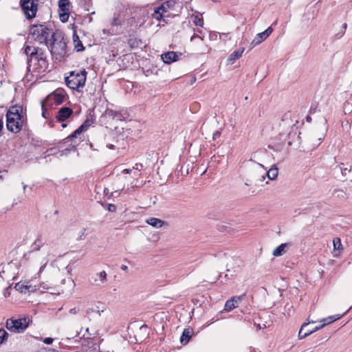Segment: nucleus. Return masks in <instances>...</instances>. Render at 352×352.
<instances>
[{
	"instance_id": "2",
	"label": "nucleus",
	"mask_w": 352,
	"mask_h": 352,
	"mask_svg": "<svg viewBox=\"0 0 352 352\" xmlns=\"http://www.w3.org/2000/svg\"><path fill=\"white\" fill-rule=\"evenodd\" d=\"M50 40L49 45H47V47L56 60H60L67 54L66 42L62 32L60 31L53 32Z\"/></svg>"
},
{
	"instance_id": "48",
	"label": "nucleus",
	"mask_w": 352,
	"mask_h": 352,
	"mask_svg": "<svg viewBox=\"0 0 352 352\" xmlns=\"http://www.w3.org/2000/svg\"><path fill=\"white\" fill-rule=\"evenodd\" d=\"M107 146L109 149H114V148H115V146L113 144H108Z\"/></svg>"
},
{
	"instance_id": "33",
	"label": "nucleus",
	"mask_w": 352,
	"mask_h": 352,
	"mask_svg": "<svg viewBox=\"0 0 352 352\" xmlns=\"http://www.w3.org/2000/svg\"><path fill=\"white\" fill-rule=\"evenodd\" d=\"M334 249L340 250L342 248L341 241L339 238H336L333 241Z\"/></svg>"
},
{
	"instance_id": "4",
	"label": "nucleus",
	"mask_w": 352,
	"mask_h": 352,
	"mask_svg": "<svg viewBox=\"0 0 352 352\" xmlns=\"http://www.w3.org/2000/svg\"><path fill=\"white\" fill-rule=\"evenodd\" d=\"M53 32L43 24L33 25L30 29V36L40 44L49 45Z\"/></svg>"
},
{
	"instance_id": "51",
	"label": "nucleus",
	"mask_w": 352,
	"mask_h": 352,
	"mask_svg": "<svg viewBox=\"0 0 352 352\" xmlns=\"http://www.w3.org/2000/svg\"><path fill=\"white\" fill-rule=\"evenodd\" d=\"M250 352H261L260 351L258 350H256V349H250Z\"/></svg>"
},
{
	"instance_id": "57",
	"label": "nucleus",
	"mask_w": 352,
	"mask_h": 352,
	"mask_svg": "<svg viewBox=\"0 0 352 352\" xmlns=\"http://www.w3.org/2000/svg\"><path fill=\"white\" fill-rule=\"evenodd\" d=\"M197 32L201 33V30H197Z\"/></svg>"
},
{
	"instance_id": "32",
	"label": "nucleus",
	"mask_w": 352,
	"mask_h": 352,
	"mask_svg": "<svg viewBox=\"0 0 352 352\" xmlns=\"http://www.w3.org/2000/svg\"><path fill=\"white\" fill-rule=\"evenodd\" d=\"M8 336V333L3 329H0V345L7 340Z\"/></svg>"
},
{
	"instance_id": "58",
	"label": "nucleus",
	"mask_w": 352,
	"mask_h": 352,
	"mask_svg": "<svg viewBox=\"0 0 352 352\" xmlns=\"http://www.w3.org/2000/svg\"><path fill=\"white\" fill-rule=\"evenodd\" d=\"M269 148L274 149V148L271 146H269Z\"/></svg>"
},
{
	"instance_id": "46",
	"label": "nucleus",
	"mask_w": 352,
	"mask_h": 352,
	"mask_svg": "<svg viewBox=\"0 0 352 352\" xmlns=\"http://www.w3.org/2000/svg\"><path fill=\"white\" fill-rule=\"evenodd\" d=\"M94 311H95V310H94V308H89V309H88L86 311V313H87V314H91V313H92V312H94Z\"/></svg>"
},
{
	"instance_id": "13",
	"label": "nucleus",
	"mask_w": 352,
	"mask_h": 352,
	"mask_svg": "<svg viewBox=\"0 0 352 352\" xmlns=\"http://www.w3.org/2000/svg\"><path fill=\"white\" fill-rule=\"evenodd\" d=\"M162 60L164 63L170 64L178 60L179 55L175 52H168L161 55Z\"/></svg>"
},
{
	"instance_id": "10",
	"label": "nucleus",
	"mask_w": 352,
	"mask_h": 352,
	"mask_svg": "<svg viewBox=\"0 0 352 352\" xmlns=\"http://www.w3.org/2000/svg\"><path fill=\"white\" fill-rule=\"evenodd\" d=\"M73 113V111L69 107H62L59 109L56 115V119L58 122H64L68 119Z\"/></svg>"
},
{
	"instance_id": "45",
	"label": "nucleus",
	"mask_w": 352,
	"mask_h": 352,
	"mask_svg": "<svg viewBox=\"0 0 352 352\" xmlns=\"http://www.w3.org/2000/svg\"><path fill=\"white\" fill-rule=\"evenodd\" d=\"M324 138V134H322L320 137L318 138V142L317 144H314V146H318L320 144V141Z\"/></svg>"
},
{
	"instance_id": "39",
	"label": "nucleus",
	"mask_w": 352,
	"mask_h": 352,
	"mask_svg": "<svg viewBox=\"0 0 352 352\" xmlns=\"http://www.w3.org/2000/svg\"><path fill=\"white\" fill-rule=\"evenodd\" d=\"M85 235V229H82L79 234V236L78 237V240H82L84 236Z\"/></svg>"
},
{
	"instance_id": "36",
	"label": "nucleus",
	"mask_w": 352,
	"mask_h": 352,
	"mask_svg": "<svg viewBox=\"0 0 352 352\" xmlns=\"http://www.w3.org/2000/svg\"><path fill=\"white\" fill-rule=\"evenodd\" d=\"M272 28L269 27L264 32H263V33L265 34V36L267 38L272 32Z\"/></svg>"
},
{
	"instance_id": "5",
	"label": "nucleus",
	"mask_w": 352,
	"mask_h": 352,
	"mask_svg": "<svg viewBox=\"0 0 352 352\" xmlns=\"http://www.w3.org/2000/svg\"><path fill=\"white\" fill-rule=\"evenodd\" d=\"M87 72L83 69L81 71L71 72L69 76L65 78V83L68 87L73 90L80 91L86 82Z\"/></svg>"
},
{
	"instance_id": "50",
	"label": "nucleus",
	"mask_w": 352,
	"mask_h": 352,
	"mask_svg": "<svg viewBox=\"0 0 352 352\" xmlns=\"http://www.w3.org/2000/svg\"><path fill=\"white\" fill-rule=\"evenodd\" d=\"M42 107H43L42 116H43V117L46 118V116H45V110H44V109H43V104H42Z\"/></svg>"
},
{
	"instance_id": "43",
	"label": "nucleus",
	"mask_w": 352,
	"mask_h": 352,
	"mask_svg": "<svg viewBox=\"0 0 352 352\" xmlns=\"http://www.w3.org/2000/svg\"><path fill=\"white\" fill-rule=\"evenodd\" d=\"M195 38H199L201 41H203V40H204V38H203V37H201V36H199V35H197V34H194L191 36V38H190V41H192Z\"/></svg>"
},
{
	"instance_id": "6",
	"label": "nucleus",
	"mask_w": 352,
	"mask_h": 352,
	"mask_svg": "<svg viewBox=\"0 0 352 352\" xmlns=\"http://www.w3.org/2000/svg\"><path fill=\"white\" fill-rule=\"evenodd\" d=\"M29 323V318H12L6 320V327L10 331L14 333H21L28 327Z\"/></svg>"
},
{
	"instance_id": "3",
	"label": "nucleus",
	"mask_w": 352,
	"mask_h": 352,
	"mask_svg": "<svg viewBox=\"0 0 352 352\" xmlns=\"http://www.w3.org/2000/svg\"><path fill=\"white\" fill-rule=\"evenodd\" d=\"M50 253L34 254L32 257H25L28 261V267L30 271L34 273L36 278H40L41 274L45 270L49 263Z\"/></svg>"
},
{
	"instance_id": "19",
	"label": "nucleus",
	"mask_w": 352,
	"mask_h": 352,
	"mask_svg": "<svg viewBox=\"0 0 352 352\" xmlns=\"http://www.w3.org/2000/svg\"><path fill=\"white\" fill-rule=\"evenodd\" d=\"M107 276L105 271L96 273L94 278L95 285H99L100 284H104L107 281Z\"/></svg>"
},
{
	"instance_id": "35",
	"label": "nucleus",
	"mask_w": 352,
	"mask_h": 352,
	"mask_svg": "<svg viewBox=\"0 0 352 352\" xmlns=\"http://www.w3.org/2000/svg\"><path fill=\"white\" fill-rule=\"evenodd\" d=\"M68 17H69V14H68L67 12H63V14H60V19L61 21H63V22L67 21L68 19Z\"/></svg>"
},
{
	"instance_id": "24",
	"label": "nucleus",
	"mask_w": 352,
	"mask_h": 352,
	"mask_svg": "<svg viewBox=\"0 0 352 352\" xmlns=\"http://www.w3.org/2000/svg\"><path fill=\"white\" fill-rule=\"evenodd\" d=\"M278 173V168L275 166H273L267 171L266 176L270 180H274L277 177Z\"/></svg>"
},
{
	"instance_id": "52",
	"label": "nucleus",
	"mask_w": 352,
	"mask_h": 352,
	"mask_svg": "<svg viewBox=\"0 0 352 352\" xmlns=\"http://www.w3.org/2000/svg\"><path fill=\"white\" fill-rule=\"evenodd\" d=\"M61 126H62V127L65 128V127H66V126H67V124L63 123V124H61Z\"/></svg>"
},
{
	"instance_id": "37",
	"label": "nucleus",
	"mask_w": 352,
	"mask_h": 352,
	"mask_svg": "<svg viewBox=\"0 0 352 352\" xmlns=\"http://www.w3.org/2000/svg\"><path fill=\"white\" fill-rule=\"evenodd\" d=\"M143 168V165L140 163H136L133 166V170H141Z\"/></svg>"
},
{
	"instance_id": "54",
	"label": "nucleus",
	"mask_w": 352,
	"mask_h": 352,
	"mask_svg": "<svg viewBox=\"0 0 352 352\" xmlns=\"http://www.w3.org/2000/svg\"><path fill=\"white\" fill-rule=\"evenodd\" d=\"M27 188V186L26 185H24L23 186V190H25V188Z\"/></svg>"
},
{
	"instance_id": "12",
	"label": "nucleus",
	"mask_w": 352,
	"mask_h": 352,
	"mask_svg": "<svg viewBox=\"0 0 352 352\" xmlns=\"http://www.w3.org/2000/svg\"><path fill=\"white\" fill-rule=\"evenodd\" d=\"M241 297L234 296L228 300L224 305V310L226 311H230L233 309L237 307L238 303L241 301Z\"/></svg>"
},
{
	"instance_id": "34",
	"label": "nucleus",
	"mask_w": 352,
	"mask_h": 352,
	"mask_svg": "<svg viewBox=\"0 0 352 352\" xmlns=\"http://www.w3.org/2000/svg\"><path fill=\"white\" fill-rule=\"evenodd\" d=\"M346 27H347V24L346 23H344L342 26L343 30L341 31L340 32H339L338 34H337L336 36L337 39H339L344 36Z\"/></svg>"
},
{
	"instance_id": "56",
	"label": "nucleus",
	"mask_w": 352,
	"mask_h": 352,
	"mask_svg": "<svg viewBox=\"0 0 352 352\" xmlns=\"http://www.w3.org/2000/svg\"><path fill=\"white\" fill-rule=\"evenodd\" d=\"M97 312L98 313V315L100 316V311L99 310L97 311Z\"/></svg>"
},
{
	"instance_id": "42",
	"label": "nucleus",
	"mask_w": 352,
	"mask_h": 352,
	"mask_svg": "<svg viewBox=\"0 0 352 352\" xmlns=\"http://www.w3.org/2000/svg\"><path fill=\"white\" fill-rule=\"evenodd\" d=\"M133 168H125L122 170V173L124 174H131L133 173Z\"/></svg>"
},
{
	"instance_id": "15",
	"label": "nucleus",
	"mask_w": 352,
	"mask_h": 352,
	"mask_svg": "<svg viewBox=\"0 0 352 352\" xmlns=\"http://www.w3.org/2000/svg\"><path fill=\"white\" fill-rule=\"evenodd\" d=\"M51 97L56 104H60L65 101V94L63 90L57 89L54 91Z\"/></svg>"
},
{
	"instance_id": "30",
	"label": "nucleus",
	"mask_w": 352,
	"mask_h": 352,
	"mask_svg": "<svg viewBox=\"0 0 352 352\" xmlns=\"http://www.w3.org/2000/svg\"><path fill=\"white\" fill-rule=\"evenodd\" d=\"M69 0H59L58 6L59 9L63 12L69 11Z\"/></svg>"
},
{
	"instance_id": "44",
	"label": "nucleus",
	"mask_w": 352,
	"mask_h": 352,
	"mask_svg": "<svg viewBox=\"0 0 352 352\" xmlns=\"http://www.w3.org/2000/svg\"><path fill=\"white\" fill-rule=\"evenodd\" d=\"M116 208L115 205L113 204H109L108 207V210L111 212H114L116 210Z\"/></svg>"
},
{
	"instance_id": "25",
	"label": "nucleus",
	"mask_w": 352,
	"mask_h": 352,
	"mask_svg": "<svg viewBox=\"0 0 352 352\" xmlns=\"http://www.w3.org/2000/svg\"><path fill=\"white\" fill-rule=\"evenodd\" d=\"M340 318H341L340 315L330 316L327 318H323L322 320H321L320 322H322V324L323 325V327H324L327 324H329L338 320Z\"/></svg>"
},
{
	"instance_id": "41",
	"label": "nucleus",
	"mask_w": 352,
	"mask_h": 352,
	"mask_svg": "<svg viewBox=\"0 0 352 352\" xmlns=\"http://www.w3.org/2000/svg\"><path fill=\"white\" fill-rule=\"evenodd\" d=\"M10 295V288L6 287L3 290V296L7 298Z\"/></svg>"
},
{
	"instance_id": "20",
	"label": "nucleus",
	"mask_w": 352,
	"mask_h": 352,
	"mask_svg": "<svg viewBox=\"0 0 352 352\" xmlns=\"http://www.w3.org/2000/svg\"><path fill=\"white\" fill-rule=\"evenodd\" d=\"M14 288L16 290L19 291L21 293H28L33 291L31 285H28L24 283H18L15 285Z\"/></svg>"
},
{
	"instance_id": "8",
	"label": "nucleus",
	"mask_w": 352,
	"mask_h": 352,
	"mask_svg": "<svg viewBox=\"0 0 352 352\" xmlns=\"http://www.w3.org/2000/svg\"><path fill=\"white\" fill-rule=\"evenodd\" d=\"M175 5V2L174 0H168L162 2L160 6L155 8L154 12L152 14L153 17L160 21L163 17L167 16L166 15V13L173 8Z\"/></svg>"
},
{
	"instance_id": "1",
	"label": "nucleus",
	"mask_w": 352,
	"mask_h": 352,
	"mask_svg": "<svg viewBox=\"0 0 352 352\" xmlns=\"http://www.w3.org/2000/svg\"><path fill=\"white\" fill-rule=\"evenodd\" d=\"M6 118L7 129L14 133H17L21 131L26 121L23 107L19 104L10 107L7 112Z\"/></svg>"
},
{
	"instance_id": "31",
	"label": "nucleus",
	"mask_w": 352,
	"mask_h": 352,
	"mask_svg": "<svg viewBox=\"0 0 352 352\" xmlns=\"http://www.w3.org/2000/svg\"><path fill=\"white\" fill-rule=\"evenodd\" d=\"M193 23L195 25L203 27L204 26V19L201 17L196 15L193 16Z\"/></svg>"
},
{
	"instance_id": "18",
	"label": "nucleus",
	"mask_w": 352,
	"mask_h": 352,
	"mask_svg": "<svg viewBox=\"0 0 352 352\" xmlns=\"http://www.w3.org/2000/svg\"><path fill=\"white\" fill-rule=\"evenodd\" d=\"M192 335V330L187 328L184 329L182 336L180 338V342L183 344H186L190 340Z\"/></svg>"
},
{
	"instance_id": "22",
	"label": "nucleus",
	"mask_w": 352,
	"mask_h": 352,
	"mask_svg": "<svg viewBox=\"0 0 352 352\" xmlns=\"http://www.w3.org/2000/svg\"><path fill=\"white\" fill-rule=\"evenodd\" d=\"M266 38H267V37L265 36V34H263V32L257 34L250 43L251 47L252 48V47H254L255 46L259 45L263 41H265Z\"/></svg>"
},
{
	"instance_id": "7",
	"label": "nucleus",
	"mask_w": 352,
	"mask_h": 352,
	"mask_svg": "<svg viewBox=\"0 0 352 352\" xmlns=\"http://www.w3.org/2000/svg\"><path fill=\"white\" fill-rule=\"evenodd\" d=\"M21 6L26 18L33 19L38 10V0H22Z\"/></svg>"
},
{
	"instance_id": "27",
	"label": "nucleus",
	"mask_w": 352,
	"mask_h": 352,
	"mask_svg": "<svg viewBox=\"0 0 352 352\" xmlns=\"http://www.w3.org/2000/svg\"><path fill=\"white\" fill-rule=\"evenodd\" d=\"M340 168L342 175L346 177V179L352 182V167L350 166L349 168H347L340 166Z\"/></svg>"
},
{
	"instance_id": "23",
	"label": "nucleus",
	"mask_w": 352,
	"mask_h": 352,
	"mask_svg": "<svg viewBox=\"0 0 352 352\" xmlns=\"http://www.w3.org/2000/svg\"><path fill=\"white\" fill-rule=\"evenodd\" d=\"M73 41H74V49L77 52H81L85 50V48L82 45V43L79 38V36L76 33H74Z\"/></svg>"
},
{
	"instance_id": "38",
	"label": "nucleus",
	"mask_w": 352,
	"mask_h": 352,
	"mask_svg": "<svg viewBox=\"0 0 352 352\" xmlns=\"http://www.w3.org/2000/svg\"><path fill=\"white\" fill-rule=\"evenodd\" d=\"M79 311H80V309L78 307H74L72 309H70L69 312L71 314H76L79 312Z\"/></svg>"
},
{
	"instance_id": "29",
	"label": "nucleus",
	"mask_w": 352,
	"mask_h": 352,
	"mask_svg": "<svg viewBox=\"0 0 352 352\" xmlns=\"http://www.w3.org/2000/svg\"><path fill=\"white\" fill-rule=\"evenodd\" d=\"M243 52L244 49L236 50L232 52L229 57L230 62L231 63H233L236 59H238L242 56Z\"/></svg>"
},
{
	"instance_id": "14",
	"label": "nucleus",
	"mask_w": 352,
	"mask_h": 352,
	"mask_svg": "<svg viewBox=\"0 0 352 352\" xmlns=\"http://www.w3.org/2000/svg\"><path fill=\"white\" fill-rule=\"evenodd\" d=\"M307 323H304L302 326H301V328L299 331V333H298V338L299 339H303V338H305L306 337H307L308 336L311 335V333H313L314 332L322 329L323 327L322 324L318 326V327H314V329H311V331H304V329L305 327H307Z\"/></svg>"
},
{
	"instance_id": "55",
	"label": "nucleus",
	"mask_w": 352,
	"mask_h": 352,
	"mask_svg": "<svg viewBox=\"0 0 352 352\" xmlns=\"http://www.w3.org/2000/svg\"><path fill=\"white\" fill-rule=\"evenodd\" d=\"M261 328V327L260 324H258V325L257 326V329H260Z\"/></svg>"
},
{
	"instance_id": "47",
	"label": "nucleus",
	"mask_w": 352,
	"mask_h": 352,
	"mask_svg": "<svg viewBox=\"0 0 352 352\" xmlns=\"http://www.w3.org/2000/svg\"><path fill=\"white\" fill-rule=\"evenodd\" d=\"M120 268L122 270L126 271L128 269V267L126 265H122Z\"/></svg>"
},
{
	"instance_id": "16",
	"label": "nucleus",
	"mask_w": 352,
	"mask_h": 352,
	"mask_svg": "<svg viewBox=\"0 0 352 352\" xmlns=\"http://www.w3.org/2000/svg\"><path fill=\"white\" fill-rule=\"evenodd\" d=\"M87 121L81 124L76 130H75L70 135H69L65 140H73L74 138H77L83 131H85L87 127Z\"/></svg>"
},
{
	"instance_id": "53",
	"label": "nucleus",
	"mask_w": 352,
	"mask_h": 352,
	"mask_svg": "<svg viewBox=\"0 0 352 352\" xmlns=\"http://www.w3.org/2000/svg\"><path fill=\"white\" fill-rule=\"evenodd\" d=\"M307 120L308 122H309V121H310V120H311V118H310L309 116H307Z\"/></svg>"
},
{
	"instance_id": "26",
	"label": "nucleus",
	"mask_w": 352,
	"mask_h": 352,
	"mask_svg": "<svg viewBox=\"0 0 352 352\" xmlns=\"http://www.w3.org/2000/svg\"><path fill=\"white\" fill-rule=\"evenodd\" d=\"M128 44L131 48H137L140 47L143 44V42L140 38L131 37L128 40Z\"/></svg>"
},
{
	"instance_id": "28",
	"label": "nucleus",
	"mask_w": 352,
	"mask_h": 352,
	"mask_svg": "<svg viewBox=\"0 0 352 352\" xmlns=\"http://www.w3.org/2000/svg\"><path fill=\"white\" fill-rule=\"evenodd\" d=\"M110 24L112 27L121 25L122 20L119 13H114L112 19H111Z\"/></svg>"
},
{
	"instance_id": "49",
	"label": "nucleus",
	"mask_w": 352,
	"mask_h": 352,
	"mask_svg": "<svg viewBox=\"0 0 352 352\" xmlns=\"http://www.w3.org/2000/svg\"><path fill=\"white\" fill-rule=\"evenodd\" d=\"M287 122H289V121H288V120H282V123H281L280 124H281V125L285 126V124H287Z\"/></svg>"
},
{
	"instance_id": "9",
	"label": "nucleus",
	"mask_w": 352,
	"mask_h": 352,
	"mask_svg": "<svg viewBox=\"0 0 352 352\" xmlns=\"http://www.w3.org/2000/svg\"><path fill=\"white\" fill-rule=\"evenodd\" d=\"M49 252L47 245L45 243L41 238H37L31 245V250L28 252L25 257H32V254H45Z\"/></svg>"
},
{
	"instance_id": "17",
	"label": "nucleus",
	"mask_w": 352,
	"mask_h": 352,
	"mask_svg": "<svg viewBox=\"0 0 352 352\" xmlns=\"http://www.w3.org/2000/svg\"><path fill=\"white\" fill-rule=\"evenodd\" d=\"M146 223L153 228H160L164 225V221L155 217H150L146 219Z\"/></svg>"
},
{
	"instance_id": "11",
	"label": "nucleus",
	"mask_w": 352,
	"mask_h": 352,
	"mask_svg": "<svg viewBox=\"0 0 352 352\" xmlns=\"http://www.w3.org/2000/svg\"><path fill=\"white\" fill-rule=\"evenodd\" d=\"M25 53L27 56H30L31 57H36L37 59H43V52H41L38 48L26 45L25 47Z\"/></svg>"
},
{
	"instance_id": "40",
	"label": "nucleus",
	"mask_w": 352,
	"mask_h": 352,
	"mask_svg": "<svg viewBox=\"0 0 352 352\" xmlns=\"http://www.w3.org/2000/svg\"><path fill=\"white\" fill-rule=\"evenodd\" d=\"M53 340L52 338H46L43 340V342L46 344H50L53 342Z\"/></svg>"
},
{
	"instance_id": "21",
	"label": "nucleus",
	"mask_w": 352,
	"mask_h": 352,
	"mask_svg": "<svg viewBox=\"0 0 352 352\" xmlns=\"http://www.w3.org/2000/svg\"><path fill=\"white\" fill-rule=\"evenodd\" d=\"M289 245V243H282L280 244V245H278V247H276L274 250H273V252H272V254L273 256H282L283 255L286 250V248Z\"/></svg>"
}]
</instances>
